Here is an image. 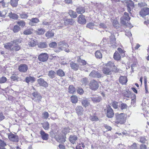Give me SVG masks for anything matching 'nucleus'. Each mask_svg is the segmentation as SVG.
I'll return each instance as SVG.
<instances>
[{
    "label": "nucleus",
    "mask_w": 149,
    "mask_h": 149,
    "mask_svg": "<svg viewBox=\"0 0 149 149\" xmlns=\"http://www.w3.org/2000/svg\"><path fill=\"white\" fill-rule=\"evenodd\" d=\"M116 120V122L117 123L120 124H124L126 121V118L125 114L121 113L119 114L118 113L115 114Z\"/></svg>",
    "instance_id": "1"
},
{
    "label": "nucleus",
    "mask_w": 149,
    "mask_h": 149,
    "mask_svg": "<svg viewBox=\"0 0 149 149\" xmlns=\"http://www.w3.org/2000/svg\"><path fill=\"white\" fill-rule=\"evenodd\" d=\"M58 45L59 46V48L61 50L65 51L66 52H69L70 50L67 49L69 46L68 44L65 41L60 42L58 43Z\"/></svg>",
    "instance_id": "2"
},
{
    "label": "nucleus",
    "mask_w": 149,
    "mask_h": 149,
    "mask_svg": "<svg viewBox=\"0 0 149 149\" xmlns=\"http://www.w3.org/2000/svg\"><path fill=\"white\" fill-rule=\"evenodd\" d=\"M122 2L127 6V8L129 9H132L134 7V3L131 0H125Z\"/></svg>",
    "instance_id": "3"
},
{
    "label": "nucleus",
    "mask_w": 149,
    "mask_h": 149,
    "mask_svg": "<svg viewBox=\"0 0 149 149\" xmlns=\"http://www.w3.org/2000/svg\"><path fill=\"white\" fill-rule=\"evenodd\" d=\"M49 58L48 54L46 53H42L40 54L38 56V59L40 61H46Z\"/></svg>",
    "instance_id": "4"
},
{
    "label": "nucleus",
    "mask_w": 149,
    "mask_h": 149,
    "mask_svg": "<svg viewBox=\"0 0 149 149\" xmlns=\"http://www.w3.org/2000/svg\"><path fill=\"white\" fill-rule=\"evenodd\" d=\"M89 86L90 88L92 90H95L97 89L99 87V84L98 82L95 80L91 81Z\"/></svg>",
    "instance_id": "5"
},
{
    "label": "nucleus",
    "mask_w": 149,
    "mask_h": 149,
    "mask_svg": "<svg viewBox=\"0 0 149 149\" xmlns=\"http://www.w3.org/2000/svg\"><path fill=\"white\" fill-rule=\"evenodd\" d=\"M8 138L12 141L15 142H18L19 141L18 136L15 133L13 134L12 133H10L8 135Z\"/></svg>",
    "instance_id": "6"
},
{
    "label": "nucleus",
    "mask_w": 149,
    "mask_h": 149,
    "mask_svg": "<svg viewBox=\"0 0 149 149\" xmlns=\"http://www.w3.org/2000/svg\"><path fill=\"white\" fill-rule=\"evenodd\" d=\"M38 84L40 86L46 88L48 86V84L42 78H40L37 80Z\"/></svg>",
    "instance_id": "7"
},
{
    "label": "nucleus",
    "mask_w": 149,
    "mask_h": 149,
    "mask_svg": "<svg viewBox=\"0 0 149 149\" xmlns=\"http://www.w3.org/2000/svg\"><path fill=\"white\" fill-rule=\"evenodd\" d=\"M32 95L34 97L32 98L33 100L35 102L38 101L39 102L42 99V97L41 95L37 92H33L32 93Z\"/></svg>",
    "instance_id": "8"
},
{
    "label": "nucleus",
    "mask_w": 149,
    "mask_h": 149,
    "mask_svg": "<svg viewBox=\"0 0 149 149\" xmlns=\"http://www.w3.org/2000/svg\"><path fill=\"white\" fill-rule=\"evenodd\" d=\"M107 116L109 118L113 117L114 115L113 111L110 106L107 108Z\"/></svg>",
    "instance_id": "9"
},
{
    "label": "nucleus",
    "mask_w": 149,
    "mask_h": 149,
    "mask_svg": "<svg viewBox=\"0 0 149 149\" xmlns=\"http://www.w3.org/2000/svg\"><path fill=\"white\" fill-rule=\"evenodd\" d=\"M92 101L93 103H97L100 102L102 100V97L97 95H93L91 97Z\"/></svg>",
    "instance_id": "10"
},
{
    "label": "nucleus",
    "mask_w": 149,
    "mask_h": 149,
    "mask_svg": "<svg viewBox=\"0 0 149 149\" xmlns=\"http://www.w3.org/2000/svg\"><path fill=\"white\" fill-rule=\"evenodd\" d=\"M28 69L27 65L26 64H21L19 67V70L22 72H25Z\"/></svg>",
    "instance_id": "11"
},
{
    "label": "nucleus",
    "mask_w": 149,
    "mask_h": 149,
    "mask_svg": "<svg viewBox=\"0 0 149 149\" xmlns=\"http://www.w3.org/2000/svg\"><path fill=\"white\" fill-rule=\"evenodd\" d=\"M41 138L44 140H47L48 139L49 134L43 130H41L40 132Z\"/></svg>",
    "instance_id": "12"
},
{
    "label": "nucleus",
    "mask_w": 149,
    "mask_h": 149,
    "mask_svg": "<svg viewBox=\"0 0 149 149\" xmlns=\"http://www.w3.org/2000/svg\"><path fill=\"white\" fill-rule=\"evenodd\" d=\"M89 76L94 78H100L102 75L100 73L93 70L90 73Z\"/></svg>",
    "instance_id": "13"
},
{
    "label": "nucleus",
    "mask_w": 149,
    "mask_h": 149,
    "mask_svg": "<svg viewBox=\"0 0 149 149\" xmlns=\"http://www.w3.org/2000/svg\"><path fill=\"white\" fill-rule=\"evenodd\" d=\"M78 22L81 24H84L86 23V20L85 18V16L82 15L79 16L78 18Z\"/></svg>",
    "instance_id": "14"
},
{
    "label": "nucleus",
    "mask_w": 149,
    "mask_h": 149,
    "mask_svg": "<svg viewBox=\"0 0 149 149\" xmlns=\"http://www.w3.org/2000/svg\"><path fill=\"white\" fill-rule=\"evenodd\" d=\"M74 22V20L72 19H67L64 20V24L65 26L72 25Z\"/></svg>",
    "instance_id": "15"
},
{
    "label": "nucleus",
    "mask_w": 149,
    "mask_h": 149,
    "mask_svg": "<svg viewBox=\"0 0 149 149\" xmlns=\"http://www.w3.org/2000/svg\"><path fill=\"white\" fill-rule=\"evenodd\" d=\"M103 72L106 75H110L111 73L112 69L107 67H104L102 70Z\"/></svg>",
    "instance_id": "16"
},
{
    "label": "nucleus",
    "mask_w": 149,
    "mask_h": 149,
    "mask_svg": "<svg viewBox=\"0 0 149 149\" xmlns=\"http://www.w3.org/2000/svg\"><path fill=\"white\" fill-rule=\"evenodd\" d=\"M70 65L71 68L75 71L77 70L79 68V66L78 64L73 62L70 63Z\"/></svg>",
    "instance_id": "17"
},
{
    "label": "nucleus",
    "mask_w": 149,
    "mask_h": 149,
    "mask_svg": "<svg viewBox=\"0 0 149 149\" xmlns=\"http://www.w3.org/2000/svg\"><path fill=\"white\" fill-rule=\"evenodd\" d=\"M127 81V78L125 76H121L119 78V81L122 84H126Z\"/></svg>",
    "instance_id": "18"
},
{
    "label": "nucleus",
    "mask_w": 149,
    "mask_h": 149,
    "mask_svg": "<svg viewBox=\"0 0 149 149\" xmlns=\"http://www.w3.org/2000/svg\"><path fill=\"white\" fill-rule=\"evenodd\" d=\"M39 20V19L37 18H33L30 20L29 24L31 26H34V23H37Z\"/></svg>",
    "instance_id": "19"
},
{
    "label": "nucleus",
    "mask_w": 149,
    "mask_h": 149,
    "mask_svg": "<svg viewBox=\"0 0 149 149\" xmlns=\"http://www.w3.org/2000/svg\"><path fill=\"white\" fill-rule=\"evenodd\" d=\"M25 81L27 84L33 83L35 81V78L33 77L29 76L25 78Z\"/></svg>",
    "instance_id": "20"
},
{
    "label": "nucleus",
    "mask_w": 149,
    "mask_h": 149,
    "mask_svg": "<svg viewBox=\"0 0 149 149\" xmlns=\"http://www.w3.org/2000/svg\"><path fill=\"white\" fill-rule=\"evenodd\" d=\"M83 108L81 106H77L76 108V112L79 116L83 114Z\"/></svg>",
    "instance_id": "21"
},
{
    "label": "nucleus",
    "mask_w": 149,
    "mask_h": 149,
    "mask_svg": "<svg viewBox=\"0 0 149 149\" xmlns=\"http://www.w3.org/2000/svg\"><path fill=\"white\" fill-rule=\"evenodd\" d=\"M77 139V136H76L74 135H70L69 138L70 142L73 144L75 143V141Z\"/></svg>",
    "instance_id": "22"
},
{
    "label": "nucleus",
    "mask_w": 149,
    "mask_h": 149,
    "mask_svg": "<svg viewBox=\"0 0 149 149\" xmlns=\"http://www.w3.org/2000/svg\"><path fill=\"white\" fill-rule=\"evenodd\" d=\"M106 65L107 66V67H109L112 68V70H115L116 68L115 65H114L113 63L112 62L109 61L107 63Z\"/></svg>",
    "instance_id": "23"
},
{
    "label": "nucleus",
    "mask_w": 149,
    "mask_h": 149,
    "mask_svg": "<svg viewBox=\"0 0 149 149\" xmlns=\"http://www.w3.org/2000/svg\"><path fill=\"white\" fill-rule=\"evenodd\" d=\"M57 140L59 142L63 143L65 141V136L63 135L59 136L57 139Z\"/></svg>",
    "instance_id": "24"
},
{
    "label": "nucleus",
    "mask_w": 149,
    "mask_h": 149,
    "mask_svg": "<svg viewBox=\"0 0 149 149\" xmlns=\"http://www.w3.org/2000/svg\"><path fill=\"white\" fill-rule=\"evenodd\" d=\"M149 14V10H141L140 12V15L142 17H144Z\"/></svg>",
    "instance_id": "25"
},
{
    "label": "nucleus",
    "mask_w": 149,
    "mask_h": 149,
    "mask_svg": "<svg viewBox=\"0 0 149 149\" xmlns=\"http://www.w3.org/2000/svg\"><path fill=\"white\" fill-rule=\"evenodd\" d=\"M77 62L81 65H86L87 62L84 60H83L79 57L77 59Z\"/></svg>",
    "instance_id": "26"
},
{
    "label": "nucleus",
    "mask_w": 149,
    "mask_h": 149,
    "mask_svg": "<svg viewBox=\"0 0 149 149\" xmlns=\"http://www.w3.org/2000/svg\"><path fill=\"white\" fill-rule=\"evenodd\" d=\"M69 14L71 17L73 18H76L77 15L76 13L72 10H69Z\"/></svg>",
    "instance_id": "27"
},
{
    "label": "nucleus",
    "mask_w": 149,
    "mask_h": 149,
    "mask_svg": "<svg viewBox=\"0 0 149 149\" xmlns=\"http://www.w3.org/2000/svg\"><path fill=\"white\" fill-rule=\"evenodd\" d=\"M55 72L53 70H50L48 72V75L49 77L53 79L55 77Z\"/></svg>",
    "instance_id": "28"
},
{
    "label": "nucleus",
    "mask_w": 149,
    "mask_h": 149,
    "mask_svg": "<svg viewBox=\"0 0 149 149\" xmlns=\"http://www.w3.org/2000/svg\"><path fill=\"white\" fill-rule=\"evenodd\" d=\"M81 103L82 105L85 107H88L90 104V102H89L87 99L82 100Z\"/></svg>",
    "instance_id": "29"
},
{
    "label": "nucleus",
    "mask_w": 149,
    "mask_h": 149,
    "mask_svg": "<svg viewBox=\"0 0 149 149\" xmlns=\"http://www.w3.org/2000/svg\"><path fill=\"white\" fill-rule=\"evenodd\" d=\"M42 127L45 130H48L49 129V124L47 121L42 123Z\"/></svg>",
    "instance_id": "30"
},
{
    "label": "nucleus",
    "mask_w": 149,
    "mask_h": 149,
    "mask_svg": "<svg viewBox=\"0 0 149 149\" xmlns=\"http://www.w3.org/2000/svg\"><path fill=\"white\" fill-rule=\"evenodd\" d=\"M104 6L103 4H101V3H96L95 4V7L93 8H97L99 9H101L104 8Z\"/></svg>",
    "instance_id": "31"
},
{
    "label": "nucleus",
    "mask_w": 149,
    "mask_h": 149,
    "mask_svg": "<svg viewBox=\"0 0 149 149\" xmlns=\"http://www.w3.org/2000/svg\"><path fill=\"white\" fill-rule=\"evenodd\" d=\"M54 35V33L52 31L47 32L45 34V36L47 38H51L53 37Z\"/></svg>",
    "instance_id": "32"
},
{
    "label": "nucleus",
    "mask_w": 149,
    "mask_h": 149,
    "mask_svg": "<svg viewBox=\"0 0 149 149\" xmlns=\"http://www.w3.org/2000/svg\"><path fill=\"white\" fill-rule=\"evenodd\" d=\"M4 47L7 49H10H10L12 48V46H13V43L12 42H8L4 45Z\"/></svg>",
    "instance_id": "33"
},
{
    "label": "nucleus",
    "mask_w": 149,
    "mask_h": 149,
    "mask_svg": "<svg viewBox=\"0 0 149 149\" xmlns=\"http://www.w3.org/2000/svg\"><path fill=\"white\" fill-rule=\"evenodd\" d=\"M95 55L97 58H100L102 57V54L100 50H97L95 53Z\"/></svg>",
    "instance_id": "34"
},
{
    "label": "nucleus",
    "mask_w": 149,
    "mask_h": 149,
    "mask_svg": "<svg viewBox=\"0 0 149 149\" xmlns=\"http://www.w3.org/2000/svg\"><path fill=\"white\" fill-rule=\"evenodd\" d=\"M110 41L112 42H113L114 44V45L113 47H115L116 45L115 44H116V43L115 41H116V39L115 38V36H114V35L112 34L110 37Z\"/></svg>",
    "instance_id": "35"
},
{
    "label": "nucleus",
    "mask_w": 149,
    "mask_h": 149,
    "mask_svg": "<svg viewBox=\"0 0 149 149\" xmlns=\"http://www.w3.org/2000/svg\"><path fill=\"white\" fill-rule=\"evenodd\" d=\"M113 57L114 59L119 60L120 58V56L118 52H116L114 54Z\"/></svg>",
    "instance_id": "36"
},
{
    "label": "nucleus",
    "mask_w": 149,
    "mask_h": 149,
    "mask_svg": "<svg viewBox=\"0 0 149 149\" xmlns=\"http://www.w3.org/2000/svg\"><path fill=\"white\" fill-rule=\"evenodd\" d=\"M20 29V27L19 26L16 25L14 26L13 30L14 33H17L19 31Z\"/></svg>",
    "instance_id": "37"
},
{
    "label": "nucleus",
    "mask_w": 149,
    "mask_h": 149,
    "mask_svg": "<svg viewBox=\"0 0 149 149\" xmlns=\"http://www.w3.org/2000/svg\"><path fill=\"white\" fill-rule=\"evenodd\" d=\"M124 96L129 98L131 96V92L130 91H125L123 93Z\"/></svg>",
    "instance_id": "38"
},
{
    "label": "nucleus",
    "mask_w": 149,
    "mask_h": 149,
    "mask_svg": "<svg viewBox=\"0 0 149 149\" xmlns=\"http://www.w3.org/2000/svg\"><path fill=\"white\" fill-rule=\"evenodd\" d=\"M57 74L60 77H62L64 76L65 73L61 69L58 70L57 71Z\"/></svg>",
    "instance_id": "39"
},
{
    "label": "nucleus",
    "mask_w": 149,
    "mask_h": 149,
    "mask_svg": "<svg viewBox=\"0 0 149 149\" xmlns=\"http://www.w3.org/2000/svg\"><path fill=\"white\" fill-rule=\"evenodd\" d=\"M8 16L11 18L15 19H17L18 18V15L16 14H12L11 12L9 13Z\"/></svg>",
    "instance_id": "40"
},
{
    "label": "nucleus",
    "mask_w": 149,
    "mask_h": 149,
    "mask_svg": "<svg viewBox=\"0 0 149 149\" xmlns=\"http://www.w3.org/2000/svg\"><path fill=\"white\" fill-rule=\"evenodd\" d=\"M32 31L33 30L31 29H27L24 31L23 33L25 35H29L32 33Z\"/></svg>",
    "instance_id": "41"
},
{
    "label": "nucleus",
    "mask_w": 149,
    "mask_h": 149,
    "mask_svg": "<svg viewBox=\"0 0 149 149\" xmlns=\"http://www.w3.org/2000/svg\"><path fill=\"white\" fill-rule=\"evenodd\" d=\"M70 128L68 127H67L63 128L62 131V132L65 135L68 133L70 132Z\"/></svg>",
    "instance_id": "42"
},
{
    "label": "nucleus",
    "mask_w": 149,
    "mask_h": 149,
    "mask_svg": "<svg viewBox=\"0 0 149 149\" xmlns=\"http://www.w3.org/2000/svg\"><path fill=\"white\" fill-rule=\"evenodd\" d=\"M19 0H10V3L11 6L14 7L17 6Z\"/></svg>",
    "instance_id": "43"
},
{
    "label": "nucleus",
    "mask_w": 149,
    "mask_h": 149,
    "mask_svg": "<svg viewBox=\"0 0 149 149\" xmlns=\"http://www.w3.org/2000/svg\"><path fill=\"white\" fill-rule=\"evenodd\" d=\"M75 89L72 85H70L68 88V92L70 93H73L75 92Z\"/></svg>",
    "instance_id": "44"
},
{
    "label": "nucleus",
    "mask_w": 149,
    "mask_h": 149,
    "mask_svg": "<svg viewBox=\"0 0 149 149\" xmlns=\"http://www.w3.org/2000/svg\"><path fill=\"white\" fill-rule=\"evenodd\" d=\"M71 102L72 103H76L78 101L77 97L75 95H72L71 97Z\"/></svg>",
    "instance_id": "45"
},
{
    "label": "nucleus",
    "mask_w": 149,
    "mask_h": 149,
    "mask_svg": "<svg viewBox=\"0 0 149 149\" xmlns=\"http://www.w3.org/2000/svg\"><path fill=\"white\" fill-rule=\"evenodd\" d=\"M38 47L41 48H45L47 46V44L45 42H40L38 44Z\"/></svg>",
    "instance_id": "46"
},
{
    "label": "nucleus",
    "mask_w": 149,
    "mask_h": 149,
    "mask_svg": "<svg viewBox=\"0 0 149 149\" xmlns=\"http://www.w3.org/2000/svg\"><path fill=\"white\" fill-rule=\"evenodd\" d=\"M42 118L45 119H47L49 117V114L47 111H44L42 114Z\"/></svg>",
    "instance_id": "47"
},
{
    "label": "nucleus",
    "mask_w": 149,
    "mask_h": 149,
    "mask_svg": "<svg viewBox=\"0 0 149 149\" xmlns=\"http://www.w3.org/2000/svg\"><path fill=\"white\" fill-rule=\"evenodd\" d=\"M20 49V46L18 45H16L10 49V51H17L19 50Z\"/></svg>",
    "instance_id": "48"
},
{
    "label": "nucleus",
    "mask_w": 149,
    "mask_h": 149,
    "mask_svg": "<svg viewBox=\"0 0 149 149\" xmlns=\"http://www.w3.org/2000/svg\"><path fill=\"white\" fill-rule=\"evenodd\" d=\"M89 119L92 121H96L98 120V118L95 116H91Z\"/></svg>",
    "instance_id": "49"
},
{
    "label": "nucleus",
    "mask_w": 149,
    "mask_h": 149,
    "mask_svg": "<svg viewBox=\"0 0 149 149\" xmlns=\"http://www.w3.org/2000/svg\"><path fill=\"white\" fill-rule=\"evenodd\" d=\"M123 17H124L125 19L127 21L130 20V17H129L128 13L126 12L124 13V16Z\"/></svg>",
    "instance_id": "50"
},
{
    "label": "nucleus",
    "mask_w": 149,
    "mask_h": 149,
    "mask_svg": "<svg viewBox=\"0 0 149 149\" xmlns=\"http://www.w3.org/2000/svg\"><path fill=\"white\" fill-rule=\"evenodd\" d=\"M45 32V30L42 28L38 29V30L36 31L37 34L38 35L43 34Z\"/></svg>",
    "instance_id": "51"
},
{
    "label": "nucleus",
    "mask_w": 149,
    "mask_h": 149,
    "mask_svg": "<svg viewBox=\"0 0 149 149\" xmlns=\"http://www.w3.org/2000/svg\"><path fill=\"white\" fill-rule=\"evenodd\" d=\"M17 23L19 25V26H21L22 27H24L25 25V22L23 20H20L17 22Z\"/></svg>",
    "instance_id": "52"
},
{
    "label": "nucleus",
    "mask_w": 149,
    "mask_h": 149,
    "mask_svg": "<svg viewBox=\"0 0 149 149\" xmlns=\"http://www.w3.org/2000/svg\"><path fill=\"white\" fill-rule=\"evenodd\" d=\"M21 40L20 39H17L11 42L13 43V46L14 44H15V45H18V44L21 42Z\"/></svg>",
    "instance_id": "53"
},
{
    "label": "nucleus",
    "mask_w": 149,
    "mask_h": 149,
    "mask_svg": "<svg viewBox=\"0 0 149 149\" xmlns=\"http://www.w3.org/2000/svg\"><path fill=\"white\" fill-rule=\"evenodd\" d=\"M10 79L13 81H18L19 78L18 76L16 74H13L10 77Z\"/></svg>",
    "instance_id": "54"
},
{
    "label": "nucleus",
    "mask_w": 149,
    "mask_h": 149,
    "mask_svg": "<svg viewBox=\"0 0 149 149\" xmlns=\"http://www.w3.org/2000/svg\"><path fill=\"white\" fill-rule=\"evenodd\" d=\"M6 145V143L0 139V148H4Z\"/></svg>",
    "instance_id": "55"
},
{
    "label": "nucleus",
    "mask_w": 149,
    "mask_h": 149,
    "mask_svg": "<svg viewBox=\"0 0 149 149\" xmlns=\"http://www.w3.org/2000/svg\"><path fill=\"white\" fill-rule=\"evenodd\" d=\"M29 46L31 47H34L36 45V42L33 40H31L28 43Z\"/></svg>",
    "instance_id": "56"
},
{
    "label": "nucleus",
    "mask_w": 149,
    "mask_h": 149,
    "mask_svg": "<svg viewBox=\"0 0 149 149\" xmlns=\"http://www.w3.org/2000/svg\"><path fill=\"white\" fill-rule=\"evenodd\" d=\"M94 24L92 22H90L86 26L87 27L91 29H93L94 27Z\"/></svg>",
    "instance_id": "57"
},
{
    "label": "nucleus",
    "mask_w": 149,
    "mask_h": 149,
    "mask_svg": "<svg viewBox=\"0 0 149 149\" xmlns=\"http://www.w3.org/2000/svg\"><path fill=\"white\" fill-rule=\"evenodd\" d=\"M126 21H127V20H125V18H124V17H121L120 18V22L121 24H123V25H126V26H127V24L126 23Z\"/></svg>",
    "instance_id": "58"
},
{
    "label": "nucleus",
    "mask_w": 149,
    "mask_h": 149,
    "mask_svg": "<svg viewBox=\"0 0 149 149\" xmlns=\"http://www.w3.org/2000/svg\"><path fill=\"white\" fill-rule=\"evenodd\" d=\"M57 45V44L56 42H53L50 43L49 45V46L51 48H54Z\"/></svg>",
    "instance_id": "59"
},
{
    "label": "nucleus",
    "mask_w": 149,
    "mask_h": 149,
    "mask_svg": "<svg viewBox=\"0 0 149 149\" xmlns=\"http://www.w3.org/2000/svg\"><path fill=\"white\" fill-rule=\"evenodd\" d=\"M85 146L84 144L83 143H81L79 144V145H77L76 146V148L77 149H82V148H84Z\"/></svg>",
    "instance_id": "60"
},
{
    "label": "nucleus",
    "mask_w": 149,
    "mask_h": 149,
    "mask_svg": "<svg viewBox=\"0 0 149 149\" xmlns=\"http://www.w3.org/2000/svg\"><path fill=\"white\" fill-rule=\"evenodd\" d=\"M7 81L6 78L4 77H3L1 78H0V83H3Z\"/></svg>",
    "instance_id": "61"
},
{
    "label": "nucleus",
    "mask_w": 149,
    "mask_h": 149,
    "mask_svg": "<svg viewBox=\"0 0 149 149\" xmlns=\"http://www.w3.org/2000/svg\"><path fill=\"white\" fill-rule=\"evenodd\" d=\"M146 141H147V139L145 137L142 136L140 137V141L141 143H145Z\"/></svg>",
    "instance_id": "62"
},
{
    "label": "nucleus",
    "mask_w": 149,
    "mask_h": 149,
    "mask_svg": "<svg viewBox=\"0 0 149 149\" xmlns=\"http://www.w3.org/2000/svg\"><path fill=\"white\" fill-rule=\"evenodd\" d=\"M127 107V106L126 104L123 103L120 105V109L122 110L126 109Z\"/></svg>",
    "instance_id": "63"
},
{
    "label": "nucleus",
    "mask_w": 149,
    "mask_h": 149,
    "mask_svg": "<svg viewBox=\"0 0 149 149\" xmlns=\"http://www.w3.org/2000/svg\"><path fill=\"white\" fill-rule=\"evenodd\" d=\"M112 106L115 109H116L118 108V103L116 102H113L112 103Z\"/></svg>",
    "instance_id": "64"
}]
</instances>
